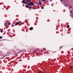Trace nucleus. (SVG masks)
<instances>
[{"label": "nucleus", "mask_w": 73, "mask_h": 73, "mask_svg": "<svg viewBox=\"0 0 73 73\" xmlns=\"http://www.w3.org/2000/svg\"><path fill=\"white\" fill-rule=\"evenodd\" d=\"M39 4L40 5H41V3L40 2V1H39Z\"/></svg>", "instance_id": "9b49d317"}, {"label": "nucleus", "mask_w": 73, "mask_h": 73, "mask_svg": "<svg viewBox=\"0 0 73 73\" xmlns=\"http://www.w3.org/2000/svg\"><path fill=\"white\" fill-rule=\"evenodd\" d=\"M13 52V53H16V52H15V51H12Z\"/></svg>", "instance_id": "6e6552de"}, {"label": "nucleus", "mask_w": 73, "mask_h": 73, "mask_svg": "<svg viewBox=\"0 0 73 73\" xmlns=\"http://www.w3.org/2000/svg\"><path fill=\"white\" fill-rule=\"evenodd\" d=\"M73 68V66H71V67H70L71 69V68Z\"/></svg>", "instance_id": "2eb2a0df"}, {"label": "nucleus", "mask_w": 73, "mask_h": 73, "mask_svg": "<svg viewBox=\"0 0 73 73\" xmlns=\"http://www.w3.org/2000/svg\"><path fill=\"white\" fill-rule=\"evenodd\" d=\"M29 29L30 31H32V30H33V28L32 27H31L29 28Z\"/></svg>", "instance_id": "20e7f679"}, {"label": "nucleus", "mask_w": 73, "mask_h": 73, "mask_svg": "<svg viewBox=\"0 0 73 73\" xmlns=\"http://www.w3.org/2000/svg\"><path fill=\"white\" fill-rule=\"evenodd\" d=\"M0 32H1V33H3V31L1 30V29H0Z\"/></svg>", "instance_id": "9d476101"}, {"label": "nucleus", "mask_w": 73, "mask_h": 73, "mask_svg": "<svg viewBox=\"0 0 73 73\" xmlns=\"http://www.w3.org/2000/svg\"><path fill=\"white\" fill-rule=\"evenodd\" d=\"M70 27V26H69V25H68L67 26V28H69Z\"/></svg>", "instance_id": "1a4fd4ad"}, {"label": "nucleus", "mask_w": 73, "mask_h": 73, "mask_svg": "<svg viewBox=\"0 0 73 73\" xmlns=\"http://www.w3.org/2000/svg\"><path fill=\"white\" fill-rule=\"evenodd\" d=\"M2 38H3V37L0 36V39H2Z\"/></svg>", "instance_id": "f8f14e48"}, {"label": "nucleus", "mask_w": 73, "mask_h": 73, "mask_svg": "<svg viewBox=\"0 0 73 73\" xmlns=\"http://www.w3.org/2000/svg\"><path fill=\"white\" fill-rule=\"evenodd\" d=\"M9 25H10L11 23H10V22H9L8 24Z\"/></svg>", "instance_id": "4468645a"}, {"label": "nucleus", "mask_w": 73, "mask_h": 73, "mask_svg": "<svg viewBox=\"0 0 73 73\" xmlns=\"http://www.w3.org/2000/svg\"><path fill=\"white\" fill-rule=\"evenodd\" d=\"M47 5H49V4H48V3H47Z\"/></svg>", "instance_id": "6ab92c4d"}, {"label": "nucleus", "mask_w": 73, "mask_h": 73, "mask_svg": "<svg viewBox=\"0 0 73 73\" xmlns=\"http://www.w3.org/2000/svg\"><path fill=\"white\" fill-rule=\"evenodd\" d=\"M41 9H44V7H41Z\"/></svg>", "instance_id": "dca6fc26"}, {"label": "nucleus", "mask_w": 73, "mask_h": 73, "mask_svg": "<svg viewBox=\"0 0 73 73\" xmlns=\"http://www.w3.org/2000/svg\"><path fill=\"white\" fill-rule=\"evenodd\" d=\"M37 7H39V6H38Z\"/></svg>", "instance_id": "412c9836"}, {"label": "nucleus", "mask_w": 73, "mask_h": 73, "mask_svg": "<svg viewBox=\"0 0 73 73\" xmlns=\"http://www.w3.org/2000/svg\"><path fill=\"white\" fill-rule=\"evenodd\" d=\"M42 0V1H45V0Z\"/></svg>", "instance_id": "f3484780"}, {"label": "nucleus", "mask_w": 73, "mask_h": 73, "mask_svg": "<svg viewBox=\"0 0 73 73\" xmlns=\"http://www.w3.org/2000/svg\"><path fill=\"white\" fill-rule=\"evenodd\" d=\"M60 1H61L62 2V0H60Z\"/></svg>", "instance_id": "aec40b11"}, {"label": "nucleus", "mask_w": 73, "mask_h": 73, "mask_svg": "<svg viewBox=\"0 0 73 73\" xmlns=\"http://www.w3.org/2000/svg\"><path fill=\"white\" fill-rule=\"evenodd\" d=\"M3 58L1 57V56H0V59H2Z\"/></svg>", "instance_id": "ddd939ff"}, {"label": "nucleus", "mask_w": 73, "mask_h": 73, "mask_svg": "<svg viewBox=\"0 0 73 73\" xmlns=\"http://www.w3.org/2000/svg\"><path fill=\"white\" fill-rule=\"evenodd\" d=\"M12 53L11 52V51H9L7 52V54H11Z\"/></svg>", "instance_id": "7ed1b4c3"}, {"label": "nucleus", "mask_w": 73, "mask_h": 73, "mask_svg": "<svg viewBox=\"0 0 73 73\" xmlns=\"http://www.w3.org/2000/svg\"><path fill=\"white\" fill-rule=\"evenodd\" d=\"M42 73V71H39L38 72V73Z\"/></svg>", "instance_id": "0eeeda50"}, {"label": "nucleus", "mask_w": 73, "mask_h": 73, "mask_svg": "<svg viewBox=\"0 0 73 73\" xmlns=\"http://www.w3.org/2000/svg\"><path fill=\"white\" fill-rule=\"evenodd\" d=\"M60 49H61V48H62V46H60Z\"/></svg>", "instance_id": "a211bd4d"}, {"label": "nucleus", "mask_w": 73, "mask_h": 73, "mask_svg": "<svg viewBox=\"0 0 73 73\" xmlns=\"http://www.w3.org/2000/svg\"><path fill=\"white\" fill-rule=\"evenodd\" d=\"M26 8H29V9L30 11V9H32V7H29H29H26Z\"/></svg>", "instance_id": "423d86ee"}, {"label": "nucleus", "mask_w": 73, "mask_h": 73, "mask_svg": "<svg viewBox=\"0 0 73 73\" xmlns=\"http://www.w3.org/2000/svg\"><path fill=\"white\" fill-rule=\"evenodd\" d=\"M23 1H21V2L22 3L25 4H28V5L25 6V7L26 8H29V6L35 5V4L33 3V2H31L28 3V2H29V1H30L29 0H27L26 2H25V0H23Z\"/></svg>", "instance_id": "f257e3e1"}, {"label": "nucleus", "mask_w": 73, "mask_h": 73, "mask_svg": "<svg viewBox=\"0 0 73 73\" xmlns=\"http://www.w3.org/2000/svg\"><path fill=\"white\" fill-rule=\"evenodd\" d=\"M4 25H5V27H7V23H5Z\"/></svg>", "instance_id": "39448f33"}, {"label": "nucleus", "mask_w": 73, "mask_h": 73, "mask_svg": "<svg viewBox=\"0 0 73 73\" xmlns=\"http://www.w3.org/2000/svg\"><path fill=\"white\" fill-rule=\"evenodd\" d=\"M19 23H19V22H18L16 23L15 24V25H19Z\"/></svg>", "instance_id": "f03ea898"}]
</instances>
